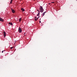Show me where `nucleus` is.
<instances>
[{"label":"nucleus","mask_w":77,"mask_h":77,"mask_svg":"<svg viewBox=\"0 0 77 77\" xmlns=\"http://www.w3.org/2000/svg\"><path fill=\"white\" fill-rule=\"evenodd\" d=\"M40 11V12H44V9H43V8L42 7L40 6V7L39 9Z\"/></svg>","instance_id":"nucleus-1"},{"label":"nucleus","mask_w":77,"mask_h":77,"mask_svg":"<svg viewBox=\"0 0 77 77\" xmlns=\"http://www.w3.org/2000/svg\"><path fill=\"white\" fill-rule=\"evenodd\" d=\"M18 31L19 33H21V32H22V29H21V28L20 27H19L18 29Z\"/></svg>","instance_id":"nucleus-2"},{"label":"nucleus","mask_w":77,"mask_h":77,"mask_svg":"<svg viewBox=\"0 0 77 77\" xmlns=\"http://www.w3.org/2000/svg\"><path fill=\"white\" fill-rule=\"evenodd\" d=\"M0 21H2V22H3L4 21V20L1 17H0Z\"/></svg>","instance_id":"nucleus-3"},{"label":"nucleus","mask_w":77,"mask_h":77,"mask_svg":"<svg viewBox=\"0 0 77 77\" xmlns=\"http://www.w3.org/2000/svg\"><path fill=\"white\" fill-rule=\"evenodd\" d=\"M4 38H5V36H6V32H4Z\"/></svg>","instance_id":"nucleus-4"},{"label":"nucleus","mask_w":77,"mask_h":77,"mask_svg":"<svg viewBox=\"0 0 77 77\" xmlns=\"http://www.w3.org/2000/svg\"><path fill=\"white\" fill-rule=\"evenodd\" d=\"M12 12V13H15V11L14 9H12L11 8Z\"/></svg>","instance_id":"nucleus-5"},{"label":"nucleus","mask_w":77,"mask_h":77,"mask_svg":"<svg viewBox=\"0 0 77 77\" xmlns=\"http://www.w3.org/2000/svg\"><path fill=\"white\" fill-rule=\"evenodd\" d=\"M46 13V12H44L42 14V17H43V16H44V15H45V14Z\"/></svg>","instance_id":"nucleus-6"},{"label":"nucleus","mask_w":77,"mask_h":77,"mask_svg":"<svg viewBox=\"0 0 77 77\" xmlns=\"http://www.w3.org/2000/svg\"><path fill=\"white\" fill-rule=\"evenodd\" d=\"M21 10L22 11H23V12H24V11H25V10H24V9L23 8H21Z\"/></svg>","instance_id":"nucleus-7"},{"label":"nucleus","mask_w":77,"mask_h":77,"mask_svg":"<svg viewBox=\"0 0 77 77\" xmlns=\"http://www.w3.org/2000/svg\"><path fill=\"white\" fill-rule=\"evenodd\" d=\"M9 24H10V25H11V26H12V23H8Z\"/></svg>","instance_id":"nucleus-8"},{"label":"nucleus","mask_w":77,"mask_h":77,"mask_svg":"<svg viewBox=\"0 0 77 77\" xmlns=\"http://www.w3.org/2000/svg\"><path fill=\"white\" fill-rule=\"evenodd\" d=\"M38 20V17L36 18V17H35V20Z\"/></svg>","instance_id":"nucleus-9"},{"label":"nucleus","mask_w":77,"mask_h":77,"mask_svg":"<svg viewBox=\"0 0 77 77\" xmlns=\"http://www.w3.org/2000/svg\"><path fill=\"white\" fill-rule=\"evenodd\" d=\"M21 17L20 19H19V22H21Z\"/></svg>","instance_id":"nucleus-10"},{"label":"nucleus","mask_w":77,"mask_h":77,"mask_svg":"<svg viewBox=\"0 0 77 77\" xmlns=\"http://www.w3.org/2000/svg\"><path fill=\"white\" fill-rule=\"evenodd\" d=\"M39 14H40V13H39V12L37 14V16H39Z\"/></svg>","instance_id":"nucleus-11"},{"label":"nucleus","mask_w":77,"mask_h":77,"mask_svg":"<svg viewBox=\"0 0 77 77\" xmlns=\"http://www.w3.org/2000/svg\"><path fill=\"white\" fill-rule=\"evenodd\" d=\"M12 1H11L10 4H12Z\"/></svg>","instance_id":"nucleus-12"},{"label":"nucleus","mask_w":77,"mask_h":77,"mask_svg":"<svg viewBox=\"0 0 77 77\" xmlns=\"http://www.w3.org/2000/svg\"><path fill=\"white\" fill-rule=\"evenodd\" d=\"M13 48V47H11V49H12Z\"/></svg>","instance_id":"nucleus-13"},{"label":"nucleus","mask_w":77,"mask_h":77,"mask_svg":"<svg viewBox=\"0 0 77 77\" xmlns=\"http://www.w3.org/2000/svg\"><path fill=\"white\" fill-rule=\"evenodd\" d=\"M2 51V53H3V52H4V51Z\"/></svg>","instance_id":"nucleus-14"},{"label":"nucleus","mask_w":77,"mask_h":77,"mask_svg":"<svg viewBox=\"0 0 77 77\" xmlns=\"http://www.w3.org/2000/svg\"><path fill=\"white\" fill-rule=\"evenodd\" d=\"M51 3H54V2H51Z\"/></svg>","instance_id":"nucleus-15"},{"label":"nucleus","mask_w":77,"mask_h":77,"mask_svg":"<svg viewBox=\"0 0 77 77\" xmlns=\"http://www.w3.org/2000/svg\"><path fill=\"white\" fill-rule=\"evenodd\" d=\"M37 11L38 12H39V11L38 10H37Z\"/></svg>","instance_id":"nucleus-16"},{"label":"nucleus","mask_w":77,"mask_h":77,"mask_svg":"<svg viewBox=\"0 0 77 77\" xmlns=\"http://www.w3.org/2000/svg\"><path fill=\"white\" fill-rule=\"evenodd\" d=\"M39 23H41V21H39Z\"/></svg>","instance_id":"nucleus-17"},{"label":"nucleus","mask_w":77,"mask_h":77,"mask_svg":"<svg viewBox=\"0 0 77 77\" xmlns=\"http://www.w3.org/2000/svg\"><path fill=\"white\" fill-rule=\"evenodd\" d=\"M11 1H13V0H11Z\"/></svg>","instance_id":"nucleus-18"},{"label":"nucleus","mask_w":77,"mask_h":77,"mask_svg":"<svg viewBox=\"0 0 77 77\" xmlns=\"http://www.w3.org/2000/svg\"><path fill=\"white\" fill-rule=\"evenodd\" d=\"M40 20H41V19H40Z\"/></svg>","instance_id":"nucleus-19"},{"label":"nucleus","mask_w":77,"mask_h":77,"mask_svg":"<svg viewBox=\"0 0 77 77\" xmlns=\"http://www.w3.org/2000/svg\"><path fill=\"white\" fill-rule=\"evenodd\" d=\"M15 42H16V41H15Z\"/></svg>","instance_id":"nucleus-20"},{"label":"nucleus","mask_w":77,"mask_h":77,"mask_svg":"<svg viewBox=\"0 0 77 77\" xmlns=\"http://www.w3.org/2000/svg\"><path fill=\"white\" fill-rule=\"evenodd\" d=\"M38 18H39V17H38Z\"/></svg>","instance_id":"nucleus-21"}]
</instances>
